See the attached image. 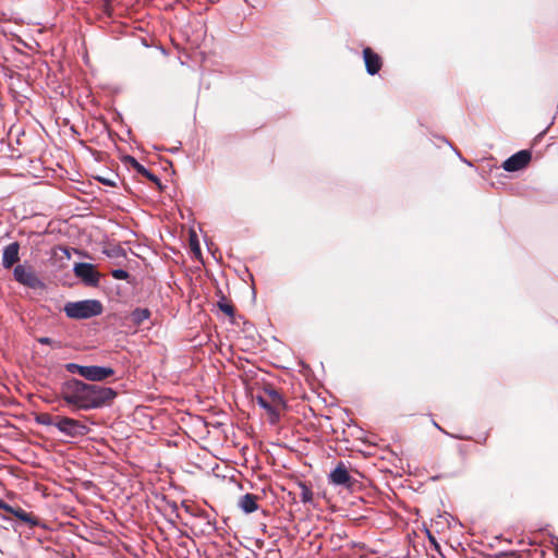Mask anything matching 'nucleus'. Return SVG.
Returning <instances> with one entry per match:
<instances>
[{"label":"nucleus","mask_w":558,"mask_h":558,"mask_svg":"<svg viewBox=\"0 0 558 558\" xmlns=\"http://www.w3.org/2000/svg\"><path fill=\"white\" fill-rule=\"evenodd\" d=\"M60 396L69 407L75 410L89 411L110 404L117 397V392L110 387L87 384L71 378L61 385Z\"/></svg>","instance_id":"f257e3e1"},{"label":"nucleus","mask_w":558,"mask_h":558,"mask_svg":"<svg viewBox=\"0 0 558 558\" xmlns=\"http://www.w3.org/2000/svg\"><path fill=\"white\" fill-rule=\"evenodd\" d=\"M63 311L69 318L88 319L102 313L104 307L98 300H83L77 302H68Z\"/></svg>","instance_id":"f03ea898"},{"label":"nucleus","mask_w":558,"mask_h":558,"mask_svg":"<svg viewBox=\"0 0 558 558\" xmlns=\"http://www.w3.org/2000/svg\"><path fill=\"white\" fill-rule=\"evenodd\" d=\"M56 428L70 438L82 437L88 434L89 428L82 422L68 417L57 415Z\"/></svg>","instance_id":"7ed1b4c3"},{"label":"nucleus","mask_w":558,"mask_h":558,"mask_svg":"<svg viewBox=\"0 0 558 558\" xmlns=\"http://www.w3.org/2000/svg\"><path fill=\"white\" fill-rule=\"evenodd\" d=\"M13 277L20 284L31 289H39L44 286L32 266L16 265L13 269Z\"/></svg>","instance_id":"20e7f679"},{"label":"nucleus","mask_w":558,"mask_h":558,"mask_svg":"<svg viewBox=\"0 0 558 558\" xmlns=\"http://www.w3.org/2000/svg\"><path fill=\"white\" fill-rule=\"evenodd\" d=\"M74 275L80 278L84 284L89 287H97L100 279V274L96 267L89 263H77L73 268Z\"/></svg>","instance_id":"39448f33"},{"label":"nucleus","mask_w":558,"mask_h":558,"mask_svg":"<svg viewBox=\"0 0 558 558\" xmlns=\"http://www.w3.org/2000/svg\"><path fill=\"white\" fill-rule=\"evenodd\" d=\"M531 153L529 150H520L506 159L502 168L508 172H514L524 169L531 161Z\"/></svg>","instance_id":"423d86ee"},{"label":"nucleus","mask_w":558,"mask_h":558,"mask_svg":"<svg viewBox=\"0 0 558 558\" xmlns=\"http://www.w3.org/2000/svg\"><path fill=\"white\" fill-rule=\"evenodd\" d=\"M329 483L336 486L350 488L353 486L354 480L349 474L345 464L343 462H339L329 474Z\"/></svg>","instance_id":"0eeeda50"},{"label":"nucleus","mask_w":558,"mask_h":558,"mask_svg":"<svg viewBox=\"0 0 558 558\" xmlns=\"http://www.w3.org/2000/svg\"><path fill=\"white\" fill-rule=\"evenodd\" d=\"M114 375V369L107 366L89 365L85 366L83 378L88 381H102Z\"/></svg>","instance_id":"6e6552de"},{"label":"nucleus","mask_w":558,"mask_h":558,"mask_svg":"<svg viewBox=\"0 0 558 558\" xmlns=\"http://www.w3.org/2000/svg\"><path fill=\"white\" fill-rule=\"evenodd\" d=\"M20 262V244L12 242L3 247L2 252V267L11 269L16 263Z\"/></svg>","instance_id":"1a4fd4ad"},{"label":"nucleus","mask_w":558,"mask_h":558,"mask_svg":"<svg viewBox=\"0 0 558 558\" xmlns=\"http://www.w3.org/2000/svg\"><path fill=\"white\" fill-rule=\"evenodd\" d=\"M363 58L367 73L377 74L381 68V58L368 47L363 50Z\"/></svg>","instance_id":"9d476101"},{"label":"nucleus","mask_w":558,"mask_h":558,"mask_svg":"<svg viewBox=\"0 0 558 558\" xmlns=\"http://www.w3.org/2000/svg\"><path fill=\"white\" fill-rule=\"evenodd\" d=\"M255 399L257 404L264 410H266L267 413L269 414L270 423L276 424L280 418L279 409L275 404H271L264 395L256 396Z\"/></svg>","instance_id":"9b49d317"},{"label":"nucleus","mask_w":558,"mask_h":558,"mask_svg":"<svg viewBox=\"0 0 558 558\" xmlns=\"http://www.w3.org/2000/svg\"><path fill=\"white\" fill-rule=\"evenodd\" d=\"M238 506L244 513H252L258 509L257 497L253 494H245L239 498Z\"/></svg>","instance_id":"f8f14e48"},{"label":"nucleus","mask_w":558,"mask_h":558,"mask_svg":"<svg viewBox=\"0 0 558 558\" xmlns=\"http://www.w3.org/2000/svg\"><path fill=\"white\" fill-rule=\"evenodd\" d=\"M15 518L26 523L28 526H37L39 524V520L37 517L33 515L31 512L25 511L21 507L13 508L12 513Z\"/></svg>","instance_id":"ddd939ff"},{"label":"nucleus","mask_w":558,"mask_h":558,"mask_svg":"<svg viewBox=\"0 0 558 558\" xmlns=\"http://www.w3.org/2000/svg\"><path fill=\"white\" fill-rule=\"evenodd\" d=\"M264 396L268 399L271 404H275L278 409L284 408L286 403L279 391L268 387L264 390Z\"/></svg>","instance_id":"4468645a"},{"label":"nucleus","mask_w":558,"mask_h":558,"mask_svg":"<svg viewBox=\"0 0 558 558\" xmlns=\"http://www.w3.org/2000/svg\"><path fill=\"white\" fill-rule=\"evenodd\" d=\"M149 316L150 312L147 308H136L131 314V318L136 325H141L144 320L148 319Z\"/></svg>","instance_id":"2eb2a0df"},{"label":"nucleus","mask_w":558,"mask_h":558,"mask_svg":"<svg viewBox=\"0 0 558 558\" xmlns=\"http://www.w3.org/2000/svg\"><path fill=\"white\" fill-rule=\"evenodd\" d=\"M301 500L304 504L311 502L313 499V493L310 487H307L305 484H301Z\"/></svg>","instance_id":"dca6fc26"},{"label":"nucleus","mask_w":558,"mask_h":558,"mask_svg":"<svg viewBox=\"0 0 558 558\" xmlns=\"http://www.w3.org/2000/svg\"><path fill=\"white\" fill-rule=\"evenodd\" d=\"M84 368L85 366L84 365H80V364H76V363H68L65 365V369L71 373V374H77L80 376L83 377V374H84Z\"/></svg>","instance_id":"f3484780"},{"label":"nucleus","mask_w":558,"mask_h":558,"mask_svg":"<svg viewBox=\"0 0 558 558\" xmlns=\"http://www.w3.org/2000/svg\"><path fill=\"white\" fill-rule=\"evenodd\" d=\"M38 422L40 424H43V425H48V426H54L56 427L57 416H51L49 414H41L38 417Z\"/></svg>","instance_id":"a211bd4d"},{"label":"nucleus","mask_w":558,"mask_h":558,"mask_svg":"<svg viewBox=\"0 0 558 558\" xmlns=\"http://www.w3.org/2000/svg\"><path fill=\"white\" fill-rule=\"evenodd\" d=\"M130 158V161H131V165L132 167L136 170L137 173L142 174L143 177H145L146 174H148V171L142 163H140L135 158L133 157H129Z\"/></svg>","instance_id":"6ab92c4d"},{"label":"nucleus","mask_w":558,"mask_h":558,"mask_svg":"<svg viewBox=\"0 0 558 558\" xmlns=\"http://www.w3.org/2000/svg\"><path fill=\"white\" fill-rule=\"evenodd\" d=\"M111 276L117 280H126L130 275L124 269H113L111 271Z\"/></svg>","instance_id":"aec40b11"},{"label":"nucleus","mask_w":558,"mask_h":558,"mask_svg":"<svg viewBox=\"0 0 558 558\" xmlns=\"http://www.w3.org/2000/svg\"><path fill=\"white\" fill-rule=\"evenodd\" d=\"M219 308L229 316L233 315V307L227 303H219Z\"/></svg>","instance_id":"412c9836"},{"label":"nucleus","mask_w":558,"mask_h":558,"mask_svg":"<svg viewBox=\"0 0 558 558\" xmlns=\"http://www.w3.org/2000/svg\"><path fill=\"white\" fill-rule=\"evenodd\" d=\"M13 508L12 506L5 504L3 500H0V509L4 510L5 512L8 513H12L13 511Z\"/></svg>","instance_id":"4be33fe9"},{"label":"nucleus","mask_w":558,"mask_h":558,"mask_svg":"<svg viewBox=\"0 0 558 558\" xmlns=\"http://www.w3.org/2000/svg\"><path fill=\"white\" fill-rule=\"evenodd\" d=\"M13 508L12 506L5 504L3 500H0V509L4 510L5 512L8 513H12L13 511Z\"/></svg>","instance_id":"5701e85b"},{"label":"nucleus","mask_w":558,"mask_h":558,"mask_svg":"<svg viewBox=\"0 0 558 558\" xmlns=\"http://www.w3.org/2000/svg\"><path fill=\"white\" fill-rule=\"evenodd\" d=\"M37 341L41 344H48V345H51L53 344V340L51 338H48V337H40L37 339Z\"/></svg>","instance_id":"b1692460"},{"label":"nucleus","mask_w":558,"mask_h":558,"mask_svg":"<svg viewBox=\"0 0 558 558\" xmlns=\"http://www.w3.org/2000/svg\"><path fill=\"white\" fill-rule=\"evenodd\" d=\"M145 178H147L149 181H151L154 183H157V184L160 183L159 178L150 171H148V174H146Z\"/></svg>","instance_id":"393cba45"},{"label":"nucleus","mask_w":558,"mask_h":558,"mask_svg":"<svg viewBox=\"0 0 558 558\" xmlns=\"http://www.w3.org/2000/svg\"><path fill=\"white\" fill-rule=\"evenodd\" d=\"M98 180L105 185L116 186V182L111 179L98 178Z\"/></svg>","instance_id":"a878e982"},{"label":"nucleus","mask_w":558,"mask_h":558,"mask_svg":"<svg viewBox=\"0 0 558 558\" xmlns=\"http://www.w3.org/2000/svg\"><path fill=\"white\" fill-rule=\"evenodd\" d=\"M435 427L441 430L440 426L437 423H434Z\"/></svg>","instance_id":"bb28decb"}]
</instances>
